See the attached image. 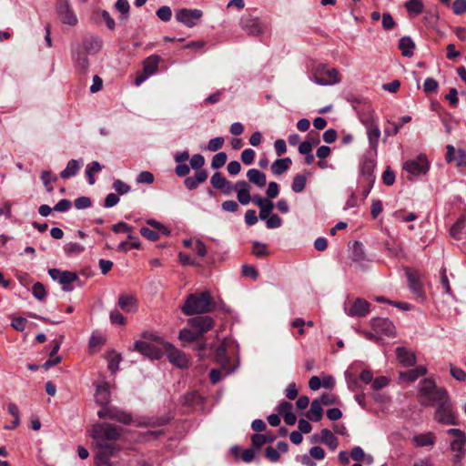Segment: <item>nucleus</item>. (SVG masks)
Instances as JSON below:
<instances>
[{
	"mask_svg": "<svg viewBox=\"0 0 466 466\" xmlns=\"http://www.w3.org/2000/svg\"><path fill=\"white\" fill-rule=\"evenodd\" d=\"M160 61L161 57L157 55L147 57L143 62V72L135 79L136 86L141 85L149 76L156 74L158 71Z\"/></svg>",
	"mask_w": 466,
	"mask_h": 466,
	"instance_id": "1a4fd4ad",
	"label": "nucleus"
},
{
	"mask_svg": "<svg viewBox=\"0 0 466 466\" xmlns=\"http://www.w3.org/2000/svg\"><path fill=\"white\" fill-rule=\"evenodd\" d=\"M79 168L80 165L78 161L72 159L67 163L66 167L60 173V177L63 179H67L71 177H74L77 173Z\"/></svg>",
	"mask_w": 466,
	"mask_h": 466,
	"instance_id": "c9c22d12",
	"label": "nucleus"
},
{
	"mask_svg": "<svg viewBox=\"0 0 466 466\" xmlns=\"http://www.w3.org/2000/svg\"><path fill=\"white\" fill-rule=\"evenodd\" d=\"M370 147L376 153L380 137V129L374 120L365 123Z\"/></svg>",
	"mask_w": 466,
	"mask_h": 466,
	"instance_id": "a211bd4d",
	"label": "nucleus"
},
{
	"mask_svg": "<svg viewBox=\"0 0 466 466\" xmlns=\"http://www.w3.org/2000/svg\"><path fill=\"white\" fill-rule=\"evenodd\" d=\"M323 410L319 400L311 402L309 410L306 413V417L312 421H319L322 419Z\"/></svg>",
	"mask_w": 466,
	"mask_h": 466,
	"instance_id": "7c9ffc66",
	"label": "nucleus"
},
{
	"mask_svg": "<svg viewBox=\"0 0 466 466\" xmlns=\"http://www.w3.org/2000/svg\"><path fill=\"white\" fill-rule=\"evenodd\" d=\"M210 183L216 189L224 188L227 185V179L221 175L220 172H216L210 179Z\"/></svg>",
	"mask_w": 466,
	"mask_h": 466,
	"instance_id": "49530a36",
	"label": "nucleus"
},
{
	"mask_svg": "<svg viewBox=\"0 0 466 466\" xmlns=\"http://www.w3.org/2000/svg\"><path fill=\"white\" fill-rule=\"evenodd\" d=\"M202 15V11L198 9L182 8L177 11L176 19L187 27H193L198 24Z\"/></svg>",
	"mask_w": 466,
	"mask_h": 466,
	"instance_id": "f8f14e48",
	"label": "nucleus"
},
{
	"mask_svg": "<svg viewBox=\"0 0 466 466\" xmlns=\"http://www.w3.org/2000/svg\"><path fill=\"white\" fill-rule=\"evenodd\" d=\"M137 182L139 184H151L154 182V176L149 171H142L137 177Z\"/></svg>",
	"mask_w": 466,
	"mask_h": 466,
	"instance_id": "13d9d810",
	"label": "nucleus"
},
{
	"mask_svg": "<svg viewBox=\"0 0 466 466\" xmlns=\"http://www.w3.org/2000/svg\"><path fill=\"white\" fill-rule=\"evenodd\" d=\"M307 183V178L303 175H296L293 178L291 188L296 193H300L304 190Z\"/></svg>",
	"mask_w": 466,
	"mask_h": 466,
	"instance_id": "79ce46f5",
	"label": "nucleus"
},
{
	"mask_svg": "<svg viewBox=\"0 0 466 466\" xmlns=\"http://www.w3.org/2000/svg\"><path fill=\"white\" fill-rule=\"evenodd\" d=\"M420 394L423 398L421 403L428 406L446 398L447 391L443 388H437L433 380L425 379L421 381Z\"/></svg>",
	"mask_w": 466,
	"mask_h": 466,
	"instance_id": "39448f33",
	"label": "nucleus"
},
{
	"mask_svg": "<svg viewBox=\"0 0 466 466\" xmlns=\"http://www.w3.org/2000/svg\"><path fill=\"white\" fill-rule=\"evenodd\" d=\"M118 307L125 312H135L137 309V300L133 295L121 294L117 301Z\"/></svg>",
	"mask_w": 466,
	"mask_h": 466,
	"instance_id": "aec40b11",
	"label": "nucleus"
},
{
	"mask_svg": "<svg viewBox=\"0 0 466 466\" xmlns=\"http://www.w3.org/2000/svg\"><path fill=\"white\" fill-rule=\"evenodd\" d=\"M187 323L200 338L214 327V319L209 316L193 317L187 320Z\"/></svg>",
	"mask_w": 466,
	"mask_h": 466,
	"instance_id": "ddd939ff",
	"label": "nucleus"
},
{
	"mask_svg": "<svg viewBox=\"0 0 466 466\" xmlns=\"http://www.w3.org/2000/svg\"><path fill=\"white\" fill-rule=\"evenodd\" d=\"M399 48L402 56L410 57L413 56L415 44L409 36H403L399 41Z\"/></svg>",
	"mask_w": 466,
	"mask_h": 466,
	"instance_id": "c85d7f7f",
	"label": "nucleus"
},
{
	"mask_svg": "<svg viewBox=\"0 0 466 466\" xmlns=\"http://www.w3.org/2000/svg\"><path fill=\"white\" fill-rule=\"evenodd\" d=\"M320 441L326 444L332 451L336 450L339 445L337 438L328 429H323L320 431Z\"/></svg>",
	"mask_w": 466,
	"mask_h": 466,
	"instance_id": "2f4dec72",
	"label": "nucleus"
},
{
	"mask_svg": "<svg viewBox=\"0 0 466 466\" xmlns=\"http://www.w3.org/2000/svg\"><path fill=\"white\" fill-rule=\"evenodd\" d=\"M56 10L59 20L69 26H75L78 23L77 16L74 12L69 0H57Z\"/></svg>",
	"mask_w": 466,
	"mask_h": 466,
	"instance_id": "0eeeda50",
	"label": "nucleus"
},
{
	"mask_svg": "<svg viewBox=\"0 0 466 466\" xmlns=\"http://www.w3.org/2000/svg\"><path fill=\"white\" fill-rule=\"evenodd\" d=\"M141 338L142 339L137 340L134 344L136 351L152 360H158L164 355L167 341L157 333L145 331Z\"/></svg>",
	"mask_w": 466,
	"mask_h": 466,
	"instance_id": "f03ea898",
	"label": "nucleus"
},
{
	"mask_svg": "<svg viewBox=\"0 0 466 466\" xmlns=\"http://www.w3.org/2000/svg\"><path fill=\"white\" fill-rule=\"evenodd\" d=\"M224 142L225 140L221 137L212 138L208 141V149L211 152H216L223 147Z\"/></svg>",
	"mask_w": 466,
	"mask_h": 466,
	"instance_id": "5fc2aeb1",
	"label": "nucleus"
},
{
	"mask_svg": "<svg viewBox=\"0 0 466 466\" xmlns=\"http://www.w3.org/2000/svg\"><path fill=\"white\" fill-rule=\"evenodd\" d=\"M120 411L121 410L116 407H104L102 410H98L97 415L101 419L106 418L117 420Z\"/></svg>",
	"mask_w": 466,
	"mask_h": 466,
	"instance_id": "e433bc0d",
	"label": "nucleus"
},
{
	"mask_svg": "<svg viewBox=\"0 0 466 466\" xmlns=\"http://www.w3.org/2000/svg\"><path fill=\"white\" fill-rule=\"evenodd\" d=\"M452 11L457 15L465 14L466 13V0H455L452 4Z\"/></svg>",
	"mask_w": 466,
	"mask_h": 466,
	"instance_id": "052dcab7",
	"label": "nucleus"
},
{
	"mask_svg": "<svg viewBox=\"0 0 466 466\" xmlns=\"http://www.w3.org/2000/svg\"><path fill=\"white\" fill-rule=\"evenodd\" d=\"M417 447L432 446L435 443V436L432 432L415 435L412 439Z\"/></svg>",
	"mask_w": 466,
	"mask_h": 466,
	"instance_id": "c756f323",
	"label": "nucleus"
},
{
	"mask_svg": "<svg viewBox=\"0 0 466 466\" xmlns=\"http://www.w3.org/2000/svg\"><path fill=\"white\" fill-rule=\"evenodd\" d=\"M438 86H439L438 82L434 78L428 77L424 81L423 90L427 94L432 93V92H435L437 90Z\"/></svg>",
	"mask_w": 466,
	"mask_h": 466,
	"instance_id": "e2e57ef3",
	"label": "nucleus"
},
{
	"mask_svg": "<svg viewBox=\"0 0 466 466\" xmlns=\"http://www.w3.org/2000/svg\"><path fill=\"white\" fill-rule=\"evenodd\" d=\"M370 325L378 333H381L386 336H392L394 334L395 327L389 319L373 318L370 320Z\"/></svg>",
	"mask_w": 466,
	"mask_h": 466,
	"instance_id": "f3484780",
	"label": "nucleus"
},
{
	"mask_svg": "<svg viewBox=\"0 0 466 466\" xmlns=\"http://www.w3.org/2000/svg\"><path fill=\"white\" fill-rule=\"evenodd\" d=\"M33 295L38 300H44L46 296V291L44 285L40 282L34 284L32 289Z\"/></svg>",
	"mask_w": 466,
	"mask_h": 466,
	"instance_id": "8fccbe9b",
	"label": "nucleus"
},
{
	"mask_svg": "<svg viewBox=\"0 0 466 466\" xmlns=\"http://www.w3.org/2000/svg\"><path fill=\"white\" fill-rule=\"evenodd\" d=\"M27 320L22 317L13 318L11 326L17 331H23L25 329Z\"/></svg>",
	"mask_w": 466,
	"mask_h": 466,
	"instance_id": "338daca9",
	"label": "nucleus"
},
{
	"mask_svg": "<svg viewBox=\"0 0 466 466\" xmlns=\"http://www.w3.org/2000/svg\"><path fill=\"white\" fill-rule=\"evenodd\" d=\"M113 188L118 195H125L131 189L130 186L120 179H116L113 183Z\"/></svg>",
	"mask_w": 466,
	"mask_h": 466,
	"instance_id": "09e8293b",
	"label": "nucleus"
},
{
	"mask_svg": "<svg viewBox=\"0 0 466 466\" xmlns=\"http://www.w3.org/2000/svg\"><path fill=\"white\" fill-rule=\"evenodd\" d=\"M405 274L408 279L409 288L412 293L417 297H423L424 289L419 273L410 268H406Z\"/></svg>",
	"mask_w": 466,
	"mask_h": 466,
	"instance_id": "2eb2a0df",
	"label": "nucleus"
},
{
	"mask_svg": "<svg viewBox=\"0 0 466 466\" xmlns=\"http://www.w3.org/2000/svg\"><path fill=\"white\" fill-rule=\"evenodd\" d=\"M41 179L46 187L47 192H52L54 187L51 186V182H56L57 178L56 177H52V174L49 170H45L42 172Z\"/></svg>",
	"mask_w": 466,
	"mask_h": 466,
	"instance_id": "de8ad7c7",
	"label": "nucleus"
},
{
	"mask_svg": "<svg viewBox=\"0 0 466 466\" xmlns=\"http://www.w3.org/2000/svg\"><path fill=\"white\" fill-rule=\"evenodd\" d=\"M438 406L434 413V420L443 425H458V418L453 410L451 400L446 395L443 400H439L435 402Z\"/></svg>",
	"mask_w": 466,
	"mask_h": 466,
	"instance_id": "20e7f679",
	"label": "nucleus"
},
{
	"mask_svg": "<svg viewBox=\"0 0 466 466\" xmlns=\"http://www.w3.org/2000/svg\"><path fill=\"white\" fill-rule=\"evenodd\" d=\"M178 338L181 341L190 343L193 341H197L200 339V337L197 334V332L192 329H183L179 331Z\"/></svg>",
	"mask_w": 466,
	"mask_h": 466,
	"instance_id": "58836bf2",
	"label": "nucleus"
},
{
	"mask_svg": "<svg viewBox=\"0 0 466 466\" xmlns=\"http://www.w3.org/2000/svg\"><path fill=\"white\" fill-rule=\"evenodd\" d=\"M208 177V172L204 169H200L195 173L194 177H187L184 184L187 189L193 190L197 188L199 184L205 182Z\"/></svg>",
	"mask_w": 466,
	"mask_h": 466,
	"instance_id": "5701e85b",
	"label": "nucleus"
},
{
	"mask_svg": "<svg viewBox=\"0 0 466 466\" xmlns=\"http://www.w3.org/2000/svg\"><path fill=\"white\" fill-rule=\"evenodd\" d=\"M411 121V116H402L400 119V123L396 124V123H390V125H392V129H388L386 128L384 130V133L387 137H390V136H395L397 135L399 132H400V129L401 128V127L404 125V124H407L409 122Z\"/></svg>",
	"mask_w": 466,
	"mask_h": 466,
	"instance_id": "4c0bfd02",
	"label": "nucleus"
},
{
	"mask_svg": "<svg viewBox=\"0 0 466 466\" xmlns=\"http://www.w3.org/2000/svg\"><path fill=\"white\" fill-rule=\"evenodd\" d=\"M108 370L115 373L118 370L119 363L121 361V355L112 351L108 357Z\"/></svg>",
	"mask_w": 466,
	"mask_h": 466,
	"instance_id": "37998d69",
	"label": "nucleus"
},
{
	"mask_svg": "<svg viewBox=\"0 0 466 466\" xmlns=\"http://www.w3.org/2000/svg\"><path fill=\"white\" fill-rule=\"evenodd\" d=\"M314 80L321 86L334 85L340 82L339 71L336 68H327L319 66L314 72Z\"/></svg>",
	"mask_w": 466,
	"mask_h": 466,
	"instance_id": "6e6552de",
	"label": "nucleus"
},
{
	"mask_svg": "<svg viewBox=\"0 0 466 466\" xmlns=\"http://www.w3.org/2000/svg\"><path fill=\"white\" fill-rule=\"evenodd\" d=\"M227 159L228 156L225 152H219L216 154L212 158L211 167L213 169H218L222 167L226 164Z\"/></svg>",
	"mask_w": 466,
	"mask_h": 466,
	"instance_id": "c03bdc74",
	"label": "nucleus"
},
{
	"mask_svg": "<svg viewBox=\"0 0 466 466\" xmlns=\"http://www.w3.org/2000/svg\"><path fill=\"white\" fill-rule=\"evenodd\" d=\"M255 151L251 148H247L241 153V160L245 165H250L254 161Z\"/></svg>",
	"mask_w": 466,
	"mask_h": 466,
	"instance_id": "0e129e2a",
	"label": "nucleus"
},
{
	"mask_svg": "<svg viewBox=\"0 0 466 466\" xmlns=\"http://www.w3.org/2000/svg\"><path fill=\"white\" fill-rule=\"evenodd\" d=\"M319 401L320 402L321 405L328 406V405L336 404L338 402V398L334 394L327 392V393H323L320 396V399L319 400Z\"/></svg>",
	"mask_w": 466,
	"mask_h": 466,
	"instance_id": "bf43d9fd",
	"label": "nucleus"
},
{
	"mask_svg": "<svg viewBox=\"0 0 466 466\" xmlns=\"http://www.w3.org/2000/svg\"><path fill=\"white\" fill-rule=\"evenodd\" d=\"M123 429L111 423H96L92 427L91 437L97 450L96 463L97 466H110L109 459L118 451L116 441L121 437Z\"/></svg>",
	"mask_w": 466,
	"mask_h": 466,
	"instance_id": "f257e3e1",
	"label": "nucleus"
},
{
	"mask_svg": "<svg viewBox=\"0 0 466 466\" xmlns=\"http://www.w3.org/2000/svg\"><path fill=\"white\" fill-rule=\"evenodd\" d=\"M454 160L456 161V166L458 167H466V151L463 149H458Z\"/></svg>",
	"mask_w": 466,
	"mask_h": 466,
	"instance_id": "774afa93",
	"label": "nucleus"
},
{
	"mask_svg": "<svg viewBox=\"0 0 466 466\" xmlns=\"http://www.w3.org/2000/svg\"><path fill=\"white\" fill-rule=\"evenodd\" d=\"M427 372L426 368L420 366L415 369L410 370L406 372H400V376L401 379L407 380V381H415L420 377L425 375Z\"/></svg>",
	"mask_w": 466,
	"mask_h": 466,
	"instance_id": "473e14b6",
	"label": "nucleus"
},
{
	"mask_svg": "<svg viewBox=\"0 0 466 466\" xmlns=\"http://www.w3.org/2000/svg\"><path fill=\"white\" fill-rule=\"evenodd\" d=\"M404 7L410 15L416 16L422 13L424 5L421 0H408Z\"/></svg>",
	"mask_w": 466,
	"mask_h": 466,
	"instance_id": "72a5a7b5",
	"label": "nucleus"
},
{
	"mask_svg": "<svg viewBox=\"0 0 466 466\" xmlns=\"http://www.w3.org/2000/svg\"><path fill=\"white\" fill-rule=\"evenodd\" d=\"M234 190L237 192L238 200L242 205H248L251 197L249 194V185L245 180L238 181L234 186Z\"/></svg>",
	"mask_w": 466,
	"mask_h": 466,
	"instance_id": "6ab92c4d",
	"label": "nucleus"
},
{
	"mask_svg": "<svg viewBox=\"0 0 466 466\" xmlns=\"http://www.w3.org/2000/svg\"><path fill=\"white\" fill-rule=\"evenodd\" d=\"M430 165L425 155H419L414 159L406 161L403 165V169L411 176L424 175L429 170Z\"/></svg>",
	"mask_w": 466,
	"mask_h": 466,
	"instance_id": "9d476101",
	"label": "nucleus"
},
{
	"mask_svg": "<svg viewBox=\"0 0 466 466\" xmlns=\"http://www.w3.org/2000/svg\"><path fill=\"white\" fill-rule=\"evenodd\" d=\"M96 400L98 404L106 406L110 400L109 385L107 382H103L96 386Z\"/></svg>",
	"mask_w": 466,
	"mask_h": 466,
	"instance_id": "393cba45",
	"label": "nucleus"
},
{
	"mask_svg": "<svg viewBox=\"0 0 466 466\" xmlns=\"http://www.w3.org/2000/svg\"><path fill=\"white\" fill-rule=\"evenodd\" d=\"M84 247L76 242H71L66 245L65 252L67 256H76L84 251Z\"/></svg>",
	"mask_w": 466,
	"mask_h": 466,
	"instance_id": "a18cd8bd",
	"label": "nucleus"
},
{
	"mask_svg": "<svg viewBox=\"0 0 466 466\" xmlns=\"http://www.w3.org/2000/svg\"><path fill=\"white\" fill-rule=\"evenodd\" d=\"M116 9L123 15V19L127 17L130 5L127 0H117L115 5Z\"/></svg>",
	"mask_w": 466,
	"mask_h": 466,
	"instance_id": "3c124183",
	"label": "nucleus"
},
{
	"mask_svg": "<svg viewBox=\"0 0 466 466\" xmlns=\"http://www.w3.org/2000/svg\"><path fill=\"white\" fill-rule=\"evenodd\" d=\"M157 16L164 22H168L172 16L171 8L167 5L159 7L157 10Z\"/></svg>",
	"mask_w": 466,
	"mask_h": 466,
	"instance_id": "603ef678",
	"label": "nucleus"
},
{
	"mask_svg": "<svg viewBox=\"0 0 466 466\" xmlns=\"http://www.w3.org/2000/svg\"><path fill=\"white\" fill-rule=\"evenodd\" d=\"M376 163L372 157L364 156L360 163V171L368 180L373 179V171Z\"/></svg>",
	"mask_w": 466,
	"mask_h": 466,
	"instance_id": "a878e982",
	"label": "nucleus"
},
{
	"mask_svg": "<svg viewBox=\"0 0 466 466\" xmlns=\"http://www.w3.org/2000/svg\"><path fill=\"white\" fill-rule=\"evenodd\" d=\"M110 321L116 325H125L126 319L117 309H115L110 312Z\"/></svg>",
	"mask_w": 466,
	"mask_h": 466,
	"instance_id": "69168bd1",
	"label": "nucleus"
},
{
	"mask_svg": "<svg viewBox=\"0 0 466 466\" xmlns=\"http://www.w3.org/2000/svg\"><path fill=\"white\" fill-rule=\"evenodd\" d=\"M240 26L250 36H258L262 34V27L258 18L250 15H242Z\"/></svg>",
	"mask_w": 466,
	"mask_h": 466,
	"instance_id": "4468645a",
	"label": "nucleus"
},
{
	"mask_svg": "<svg viewBox=\"0 0 466 466\" xmlns=\"http://www.w3.org/2000/svg\"><path fill=\"white\" fill-rule=\"evenodd\" d=\"M290 165L291 159L289 157H284L274 161L270 168L274 175L280 176L289 168Z\"/></svg>",
	"mask_w": 466,
	"mask_h": 466,
	"instance_id": "bb28decb",
	"label": "nucleus"
},
{
	"mask_svg": "<svg viewBox=\"0 0 466 466\" xmlns=\"http://www.w3.org/2000/svg\"><path fill=\"white\" fill-rule=\"evenodd\" d=\"M247 177L248 178L249 182L257 185L259 187L266 186V175L256 168L249 169L247 173Z\"/></svg>",
	"mask_w": 466,
	"mask_h": 466,
	"instance_id": "cd10ccee",
	"label": "nucleus"
},
{
	"mask_svg": "<svg viewBox=\"0 0 466 466\" xmlns=\"http://www.w3.org/2000/svg\"><path fill=\"white\" fill-rule=\"evenodd\" d=\"M226 352L227 349L224 344H220L216 350L215 358L221 364H224L226 361H228Z\"/></svg>",
	"mask_w": 466,
	"mask_h": 466,
	"instance_id": "680f3d73",
	"label": "nucleus"
},
{
	"mask_svg": "<svg viewBox=\"0 0 466 466\" xmlns=\"http://www.w3.org/2000/svg\"><path fill=\"white\" fill-rule=\"evenodd\" d=\"M87 54H96L102 46V42L98 37H87L83 40L82 45H78Z\"/></svg>",
	"mask_w": 466,
	"mask_h": 466,
	"instance_id": "b1692460",
	"label": "nucleus"
},
{
	"mask_svg": "<svg viewBox=\"0 0 466 466\" xmlns=\"http://www.w3.org/2000/svg\"><path fill=\"white\" fill-rule=\"evenodd\" d=\"M164 355H167L168 360L179 369L188 366L189 361L186 354L168 342L165 346Z\"/></svg>",
	"mask_w": 466,
	"mask_h": 466,
	"instance_id": "9b49d317",
	"label": "nucleus"
},
{
	"mask_svg": "<svg viewBox=\"0 0 466 466\" xmlns=\"http://www.w3.org/2000/svg\"><path fill=\"white\" fill-rule=\"evenodd\" d=\"M140 234L151 241H156L159 238V232L146 227L140 228Z\"/></svg>",
	"mask_w": 466,
	"mask_h": 466,
	"instance_id": "864d4df0",
	"label": "nucleus"
},
{
	"mask_svg": "<svg viewBox=\"0 0 466 466\" xmlns=\"http://www.w3.org/2000/svg\"><path fill=\"white\" fill-rule=\"evenodd\" d=\"M8 412L14 418V425L6 426L5 429L14 430L20 424V415L18 407L15 403H9L7 406Z\"/></svg>",
	"mask_w": 466,
	"mask_h": 466,
	"instance_id": "a19ab883",
	"label": "nucleus"
},
{
	"mask_svg": "<svg viewBox=\"0 0 466 466\" xmlns=\"http://www.w3.org/2000/svg\"><path fill=\"white\" fill-rule=\"evenodd\" d=\"M204 164H205V158L200 154H195L190 158V166L193 169H196L197 171L200 170L201 167L204 166Z\"/></svg>",
	"mask_w": 466,
	"mask_h": 466,
	"instance_id": "4d7b16f0",
	"label": "nucleus"
},
{
	"mask_svg": "<svg viewBox=\"0 0 466 466\" xmlns=\"http://www.w3.org/2000/svg\"><path fill=\"white\" fill-rule=\"evenodd\" d=\"M72 58L76 64L77 66L80 67L81 70L86 71L88 66V59L87 53H86L81 47L78 46H75L72 48Z\"/></svg>",
	"mask_w": 466,
	"mask_h": 466,
	"instance_id": "4be33fe9",
	"label": "nucleus"
},
{
	"mask_svg": "<svg viewBox=\"0 0 466 466\" xmlns=\"http://www.w3.org/2000/svg\"><path fill=\"white\" fill-rule=\"evenodd\" d=\"M446 433L451 436L450 450L453 453V461L460 462L466 454V433L460 429H450Z\"/></svg>",
	"mask_w": 466,
	"mask_h": 466,
	"instance_id": "423d86ee",
	"label": "nucleus"
},
{
	"mask_svg": "<svg viewBox=\"0 0 466 466\" xmlns=\"http://www.w3.org/2000/svg\"><path fill=\"white\" fill-rule=\"evenodd\" d=\"M252 254L257 258H266L268 256V250L266 244L254 241L252 244Z\"/></svg>",
	"mask_w": 466,
	"mask_h": 466,
	"instance_id": "ea45409f",
	"label": "nucleus"
},
{
	"mask_svg": "<svg viewBox=\"0 0 466 466\" xmlns=\"http://www.w3.org/2000/svg\"><path fill=\"white\" fill-rule=\"evenodd\" d=\"M464 227V219L460 218L450 229L451 235L457 239H461V233Z\"/></svg>",
	"mask_w": 466,
	"mask_h": 466,
	"instance_id": "6e6d98bb",
	"label": "nucleus"
},
{
	"mask_svg": "<svg viewBox=\"0 0 466 466\" xmlns=\"http://www.w3.org/2000/svg\"><path fill=\"white\" fill-rule=\"evenodd\" d=\"M396 355L399 362L404 367H411L416 362L415 354L405 347H398Z\"/></svg>",
	"mask_w": 466,
	"mask_h": 466,
	"instance_id": "412c9836",
	"label": "nucleus"
},
{
	"mask_svg": "<svg viewBox=\"0 0 466 466\" xmlns=\"http://www.w3.org/2000/svg\"><path fill=\"white\" fill-rule=\"evenodd\" d=\"M214 306L209 291H203L188 295L181 309L185 315L190 316L210 312Z\"/></svg>",
	"mask_w": 466,
	"mask_h": 466,
	"instance_id": "7ed1b4c3",
	"label": "nucleus"
},
{
	"mask_svg": "<svg viewBox=\"0 0 466 466\" xmlns=\"http://www.w3.org/2000/svg\"><path fill=\"white\" fill-rule=\"evenodd\" d=\"M78 279V277L76 273L71 271H62L59 283L63 285V289L65 291H71L73 289L72 287L69 286L72 282Z\"/></svg>",
	"mask_w": 466,
	"mask_h": 466,
	"instance_id": "f704fd0d",
	"label": "nucleus"
},
{
	"mask_svg": "<svg viewBox=\"0 0 466 466\" xmlns=\"http://www.w3.org/2000/svg\"><path fill=\"white\" fill-rule=\"evenodd\" d=\"M370 311V304L364 299H356L351 306L346 309V312L350 317H366Z\"/></svg>",
	"mask_w": 466,
	"mask_h": 466,
	"instance_id": "dca6fc26",
	"label": "nucleus"
}]
</instances>
